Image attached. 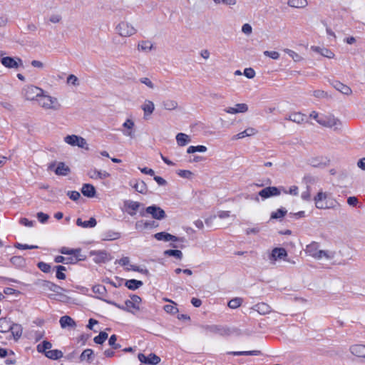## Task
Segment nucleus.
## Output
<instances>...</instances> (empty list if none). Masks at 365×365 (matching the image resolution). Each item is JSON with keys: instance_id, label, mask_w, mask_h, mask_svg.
<instances>
[{"instance_id": "obj_1", "label": "nucleus", "mask_w": 365, "mask_h": 365, "mask_svg": "<svg viewBox=\"0 0 365 365\" xmlns=\"http://www.w3.org/2000/svg\"><path fill=\"white\" fill-rule=\"evenodd\" d=\"M38 106L46 110L58 111L61 108V104L58 100L43 91V94L37 98Z\"/></svg>"}, {"instance_id": "obj_2", "label": "nucleus", "mask_w": 365, "mask_h": 365, "mask_svg": "<svg viewBox=\"0 0 365 365\" xmlns=\"http://www.w3.org/2000/svg\"><path fill=\"white\" fill-rule=\"evenodd\" d=\"M319 244L317 242H313L311 244L308 245L305 249V252L314 257L316 259H321L322 258H326L327 259H331L334 257V253L319 250Z\"/></svg>"}, {"instance_id": "obj_3", "label": "nucleus", "mask_w": 365, "mask_h": 365, "mask_svg": "<svg viewBox=\"0 0 365 365\" xmlns=\"http://www.w3.org/2000/svg\"><path fill=\"white\" fill-rule=\"evenodd\" d=\"M4 54V51H1L0 62L4 67L10 69H18L23 66V61L20 58L5 56Z\"/></svg>"}, {"instance_id": "obj_4", "label": "nucleus", "mask_w": 365, "mask_h": 365, "mask_svg": "<svg viewBox=\"0 0 365 365\" xmlns=\"http://www.w3.org/2000/svg\"><path fill=\"white\" fill-rule=\"evenodd\" d=\"M140 302L141 298L138 295L133 294L130 297V299L125 302V307L117 305L116 304H114L120 309L135 314L136 311L140 310Z\"/></svg>"}, {"instance_id": "obj_5", "label": "nucleus", "mask_w": 365, "mask_h": 365, "mask_svg": "<svg viewBox=\"0 0 365 365\" xmlns=\"http://www.w3.org/2000/svg\"><path fill=\"white\" fill-rule=\"evenodd\" d=\"M317 123L323 126L333 128L334 130H339L342 125L341 120L332 115L321 116L317 119Z\"/></svg>"}, {"instance_id": "obj_6", "label": "nucleus", "mask_w": 365, "mask_h": 365, "mask_svg": "<svg viewBox=\"0 0 365 365\" xmlns=\"http://www.w3.org/2000/svg\"><path fill=\"white\" fill-rule=\"evenodd\" d=\"M117 33L122 37H130L137 32V29L130 23L120 21L115 28Z\"/></svg>"}, {"instance_id": "obj_7", "label": "nucleus", "mask_w": 365, "mask_h": 365, "mask_svg": "<svg viewBox=\"0 0 365 365\" xmlns=\"http://www.w3.org/2000/svg\"><path fill=\"white\" fill-rule=\"evenodd\" d=\"M43 90L39 87L29 85L24 87L23 94L28 101H37V98L43 94Z\"/></svg>"}, {"instance_id": "obj_8", "label": "nucleus", "mask_w": 365, "mask_h": 365, "mask_svg": "<svg viewBox=\"0 0 365 365\" xmlns=\"http://www.w3.org/2000/svg\"><path fill=\"white\" fill-rule=\"evenodd\" d=\"M48 170H52L57 175L66 176L70 172V168L63 162H53L48 165Z\"/></svg>"}, {"instance_id": "obj_9", "label": "nucleus", "mask_w": 365, "mask_h": 365, "mask_svg": "<svg viewBox=\"0 0 365 365\" xmlns=\"http://www.w3.org/2000/svg\"><path fill=\"white\" fill-rule=\"evenodd\" d=\"M64 141L71 146H78L81 148H86V150L88 149L86 139L81 136L76 135H67L64 138Z\"/></svg>"}, {"instance_id": "obj_10", "label": "nucleus", "mask_w": 365, "mask_h": 365, "mask_svg": "<svg viewBox=\"0 0 365 365\" xmlns=\"http://www.w3.org/2000/svg\"><path fill=\"white\" fill-rule=\"evenodd\" d=\"M145 212L150 215L153 218L158 220H161L166 217L165 212L161 207L155 205L147 207Z\"/></svg>"}, {"instance_id": "obj_11", "label": "nucleus", "mask_w": 365, "mask_h": 365, "mask_svg": "<svg viewBox=\"0 0 365 365\" xmlns=\"http://www.w3.org/2000/svg\"><path fill=\"white\" fill-rule=\"evenodd\" d=\"M327 197V195L326 192H319L314 198L316 207L318 209H329L333 207V205H327V202L325 201Z\"/></svg>"}, {"instance_id": "obj_12", "label": "nucleus", "mask_w": 365, "mask_h": 365, "mask_svg": "<svg viewBox=\"0 0 365 365\" xmlns=\"http://www.w3.org/2000/svg\"><path fill=\"white\" fill-rule=\"evenodd\" d=\"M91 256H94L93 260L96 263H104L111 259L110 255L105 250L91 251Z\"/></svg>"}, {"instance_id": "obj_13", "label": "nucleus", "mask_w": 365, "mask_h": 365, "mask_svg": "<svg viewBox=\"0 0 365 365\" xmlns=\"http://www.w3.org/2000/svg\"><path fill=\"white\" fill-rule=\"evenodd\" d=\"M138 358L141 363L156 365L160 362V358L155 354H150L148 356L140 353Z\"/></svg>"}, {"instance_id": "obj_14", "label": "nucleus", "mask_w": 365, "mask_h": 365, "mask_svg": "<svg viewBox=\"0 0 365 365\" xmlns=\"http://www.w3.org/2000/svg\"><path fill=\"white\" fill-rule=\"evenodd\" d=\"M154 237L157 240H159V241L184 242V238H179L175 235H173L165 232H158V233L155 234Z\"/></svg>"}, {"instance_id": "obj_15", "label": "nucleus", "mask_w": 365, "mask_h": 365, "mask_svg": "<svg viewBox=\"0 0 365 365\" xmlns=\"http://www.w3.org/2000/svg\"><path fill=\"white\" fill-rule=\"evenodd\" d=\"M279 195L280 191L277 187H267L259 192V195L264 199Z\"/></svg>"}, {"instance_id": "obj_16", "label": "nucleus", "mask_w": 365, "mask_h": 365, "mask_svg": "<svg viewBox=\"0 0 365 365\" xmlns=\"http://www.w3.org/2000/svg\"><path fill=\"white\" fill-rule=\"evenodd\" d=\"M224 110L230 114L244 113L248 110V106L246 103H237L235 107H228Z\"/></svg>"}, {"instance_id": "obj_17", "label": "nucleus", "mask_w": 365, "mask_h": 365, "mask_svg": "<svg viewBox=\"0 0 365 365\" xmlns=\"http://www.w3.org/2000/svg\"><path fill=\"white\" fill-rule=\"evenodd\" d=\"M331 84L336 90L344 95L350 96L352 93L351 88L340 81H334Z\"/></svg>"}, {"instance_id": "obj_18", "label": "nucleus", "mask_w": 365, "mask_h": 365, "mask_svg": "<svg viewBox=\"0 0 365 365\" xmlns=\"http://www.w3.org/2000/svg\"><path fill=\"white\" fill-rule=\"evenodd\" d=\"M59 323L62 329H74L76 327V322L71 317L67 315L61 317L60 318Z\"/></svg>"}, {"instance_id": "obj_19", "label": "nucleus", "mask_w": 365, "mask_h": 365, "mask_svg": "<svg viewBox=\"0 0 365 365\" xmlns=\"http://www.w3.org/2000/svg\"><path fill=\"white\" fill-rule=\"evenodd\" d=\"M203 329L206 331L212 332V333H217L221 335L227 334L229 332L228 329L225 328L222 326L219 325H206L203 326Z\"/></svg>"}, {"instance_id": "obj_20", "label": "nucleus", "mask_w": 365, "mask_h": 365, "mask_svg": "<svg viewBox=\"0 0 365 365\" xmlns=\"http://www.w3.org/2000/svg\"><path fill=\"white\" fill-rule=\"evenodd\" d=\"M350 352L357 356L365 358V345L363 344H354L350 346Z\"/></svg>"}, {"instance_id": "obj_21", "label": "nucleus", "mask_w": 365, "mask_h": 365, "mask_svg": "<svg viewBox=\"0 0 365 365\" xmlns=\"http://www.w3.org/2000/svg\"><path fill=\"white\" fill-rule=\"evenodd\" d=\"M123 126L124 128H125V130H123V133L125 135L128 136L131 138H134L135 135L133 131V129L135 126V123L133 120H132L131 119H127L125 122L123 124Z\"/></svg>"}, {"instance_id": "obj_22", "label": "nucleus", "mask_w": 365, "mask_h": 365, "mask_svg": "<svg viewBox=\"0 0 365 365\" xmlns=\"http://www.w3.org/2000/svg\"><path fill=\"white\" fill-rule=\"evenodd\" d=\"M82 194L87 197H93L96 190L95 187L91 184H83L81 188Z\"/></svg>"}, {"instance_id": "obj_23", "label": "nucleus", "mask_w": 365, "mask_h": 365, "mask_svg": "<svg viewBox=\"0 0 365 365\" xmlns=\"http://www.w3.org/2000/svg\"><path fill=\"white\" fill-rule=\"evenodd\" d=\"M88 176L92 179H106L110 176V174L103 170H91L88 173Z\"/></svg>"}, {"instance_id": "obj_24", "label": "nucleus", "mask_w": 365, "mask_h": 365, "mask_svg": "<svg viewBox=\"0 0 365 365\" xmlns=\"http://www.w3.org/2000/svg\"><path fill=\"white\" fill-rule=\"evenodd\" d=\"M43 287L44 290H50L60 295H61L60 291H64V289L49 281H44L43 283Z\"/></svg>"}, {"instance_id": "obj_25", "label": "nucleus", "mask_w": 365, "mask_h": 365, "mask_svg": "<svg viewBox=\"0 0 365 365\" xmlns=\"http://www.w3.org/2000/svg\"><path fill=\"white\" fill-rule=\"evenodd\" d=\"M311 49L314 52L320 53L322 56L324 57L329 58H333L334 57V53L326 48H321L319 46H313L311 47Z\"/></svg>"}, {"instance_id": "obj_26", "label": "nucleus", "mask_w": 365, "mask_h": 365, "mask_svg": "<svg viewBox=\"0 0 365 365\" xmlns=\"http://www.w3.org/2000/svg\"><path fill=\"white\" fill-rule=\"evenodd\" d=\"M163 108L166 110H174L178 107V103L173 99H165L162 102Z\"/></svg>"}, {"instance_id": "obj_27", "label": "nucleus", "mask_w": 365, "mask_h": 365, "mask_svg": "<svg viewBox=\"0 0 365 365\" xmlns=\"http://www.w3.org/2000/svg\"><path fill=\"white\" fill-rule=\"evenodd\" d=\"M9 331L11 332L14 338L16 340H17L21 337V336L22 334L23 329L20 324H14L11 321V329H9Z\"/></svg>"}, {"instance_id": "obj_28", "label": "nucleus", "mask_w": 365, "mask_h": 365, "mask_svg": "<svg viewBox=\"0 0 365 365\" xmlns=\"http://www.w3.org/2000/svg\"><path fill=\"white\" fill-rule=\"evenodd\" d=\"M287 255V251L284 248H274L273 249L270 259L277 260L278 259H282Z\"/></svg>"}, {"instance_id": "obj_29", "label": "nucleus", "mask_w": 365, "mask_h": 365, "mask_svg": "<svg viewBox=\"0 0 365 365\" xmlns=\"http://www.w3.org/2000/svg\"><path fill=\"white\" fill-rule=\"evenodd\" d=\"M130 185L135 190V191L140 193L145 194L147 192V185L143 180H137L134 184L130 182Z\"/></svg>"}, {"instance_id": "obj_30", "label": "nucleus", "mask_w": 365, "mask_h": 365, "mask_svg": "<svg viewBox=\"0 0 365 365\" xmlns=\"http://www.w3.org/2000/svg\"><path fill=\"white\" fill-rule=\"evenodd\" d=\"M176 141L179 146H185L191 141V138L185 133H179L176 135Z\"/></svg>"}, {"instance_id": "obj_31", "label": "nucleus", "mask_w": 365, "mask_h": 365, "mask_svg": "<svg viewBox=\"0 0 365 365\" xmlns=\"http://www.w3.org/2000/svg\"><path fill=\"white\" fill-rule=\"evenodd\" d=\"M141 108L144 111L145 116L147 115H151L155 110V105L153 101L145 100L144 103L141 106Z\"/></svg>"}, {"instance_id": "obj_32", "label": "nucleus", "mask_w": 365, "mask_h": 365, "mask_svg": "<svg viewBox=\"0 0 365 365\" xmlns=\"http://www.w3.org/2000/svg\"><path fill=\"white\" fill-rule=\"evenodd\" d=\"M253 309L260 314H267L271 312V307L264 302L255 304Z\"/></svg>"}, {"instance_id": "obj_33", "label": "nucleus", "mask_w": 365, "mask_h": 365, "mask_svg": "<svg viewBox=\"0 0 365 365\" xmlns=\"http://www.w3.org/2000/svg\"><path fill=\"white\" fill-rule=\"evenodd\" d=\"M97 224V222L94 217H91L88 221H82L81 218H78L76 220V225L80 227L85 228L94 227Z\"/></svg>"}, {"instance_id": "obj_34", "label": "nucleus", "mask_w": 365, "mask_h": 365, "mask_svg": "<svg viewBox=\"0 0 365 365\" xmlns=\"http://www.w3.org/2000/svg\"><path fill=\"white\" fill-rule=\"evenodd\" d=\"M44 355L50 359L57 360L63 357V352L58 349L48 350Z\"/></svg>"}, {"instance_id": "obj_35", "label": "nucleus", "mask_w": 365, "mask_h": 365, "mask_svg": "<svg viewBox=\"0 0 365 365\" xmlns=\"http://www.w3.org/2000/svg\"><path fill=\"white\" fill-rule=\"evenodd\" d=\"M93 292L98 294V298L102 299L106 294V289L102 284H97L93 287Z\"/></svg>"}, {"instance_id": "obj_36", "label": "nucleus", "mask_w": 365, "mask_h": 365, "mask_svg": "<svg viewBox=\"0 0 365 365\" xmlns=\"http://www.w3.org/2000/svg\"><path fill=\"white\" fill-rule=\"evenodd\" d=\"M11 329V320L6 318H0V331L6 333Z\"/></svg>"}, {"instance_id": "obj_37", "label": "nucleus", "mask_w": 365, "mask_h": 365, "mask_svg": "<svg viewBox=\"0 0 365 365\" xmlns=\"http://www.w3.org/2000/svg\"><path fill=\"white\" fill-rule=\"evenodd\" d=\"M256 133V130L253 128H248L245 129L244 131L239 133L236 135L234 136L235 139H241L246 136H252Z\"/></svg>"}, {"instance_id": "obj_38", "label": "nucleus", "mask_w": 365, "mask_h": 365, "mask_svg": "<svg viewBox=\"0 0 365 365\" xmlns=\"http://www.w3.org/2000/svg\"><path fill=\"white\" fill-rule=\"evenodd\" d=\"M52 347V344L48 341H43L41 344L37 345L36 349L39 353L44 354Z\"/></svg>"}, {"instance_id": "obj_39", "label": "nucleus", "mask_w": 365, "mask_h": 365, "mask_svg": "<svg viewBox=\"0 0 365 365\" xmlns=\"http://www.w3.org/2000/svg\"><path fill=\"white\" fill-rule=\"evenodd\" d=\"M143 285V282L140 280L129 279L125 282V286L131 290H135Z\"/></svg>"}, {"instance_id": "obj_40", "label": "nucleus", "mask_w": 365, "mask_h": 365, "mask_svg": "<svg viewBox=\"0 0 365 365\" xmlns=\"http://www.w3.org/2000/svg\"><path fill=\"white\" fill-rule=\"evenodd\" d=\"M287 119L292 122L297 123L298 124H300L304 120V115L301 113H294L291 114Z\"/></svg>"}, {"instance_id": "obj_41", "label": "nucleus", "mask_w": 365, "mask_h": 365, "mask_svg": "<svg viewBox=\"0 0 365 365\" xmlns=\"http://www.w3.org/2000/svg\"><path fill=\"white\" fill-rule=\"evenodd\" d=\"M232 354L234 356H258L261 354V351L259 350L233 351Z\"/></svg>"}, {"instance_id": "obj_42", "label": "nucleus", "mask_w": 365, "mask_h": 365, "mask_svg": "<svg viewBox=\"0 0 365 365\" xmlns=\"http://www.w3.org/2000/svg\"><path fill=\"white\" fill-rule=\"evenodd\" d=\"M288 5L294 8H304L307 5V0H291L288 1Z\"/></svg>"}, {"instance_id": "obj_43", "label": "nucleus", "mask_w": 365, "mask_h": 365, "mask_svg": "<svg viewBox=\"0 0 365 365\" xmlns=\"http://www.w3.org/2000/svg\"><path fill=\"white\" fill-rule=\"evenodd\" d=\"M287 212V210L284 208L278 209L275 212H272L270 218L272 220H278L282 218Z\"/></svg>"}, {"instance_id": "obj_44", "label": "nucleus", "mask_w": 365, "mask_h": 365, "mask_svg": "<svg viewBox=\"0 0 365 365\" xmlns=\"http://www.w3.org/2000/svg\"><path fill=\"white\" fill-rule=\"evenodd\" d=\"M164 255L166 256H172L177 259H181L182 257V253L178 250H168L164 252Z\"/></svg>"}, {"instance_id": "obj_45", "label": "nucleus", "mask_w": 365, "mask_h": 365, "mask_svg": "<svg viewBox=\"0 0 365 365\" xmlns=\"http://www.w3.org/2000/svg\"><path fill=\"white\" fill-rule=\"evenodd\" d=\"M93 354V351L91 349H85L82 354H81L80 359L81 361L86 360L88 361H92V356Z\"/></svg>"}, {"instance_id": "obj_46", "label": "nucleus", "mask_w": 365, "mask_h": 365, "mask_svg": "<svg viewBox=\"0 0 365 365\" xmlns=\"http://www.w3.org/2000/svg\"><path fill=\"white\" fill-rule=\"evenodd\" d=\"M205 151H207V148L205 145H191L187 150V153H194L195 152L205 153Z\"/></svg>"}, {"instance_id": "obj_47", "label": "nucleus", "mask_w": 365, "mask_h": 365, "mask_svg": "<svg viewBox=\"0 0 365 365\" xmlns=\"http://www.w3.org/2000/svg\"><path fill=\"white\" fill-rule=\"evenodd\" d=\"M108 335L105 331H101L100 334L95 336L93 341L95 343L102 344L108 338Z\"/></svg>"}, {"instance_id": "obj_48", "label": "nucleus", "mask_w": 365, "mask_h": 365, "mask_svg": "<svg viewBox=\"0 0 365 365\" xmlns=\"http://www.w3.org/2000/svg\"><path fill=\"white\" fill-rule=\"evenodd\" d=\"M120 237V234L117 232L109 231L105 234V240H115Z\"/></svg>"}, {"instance_id": "obj_49", "label": "nucleus", "mask_w": 365, "mask_h": 365, "mask_svg": "<svg viewBox=\"0 0 365 365\" xmlns=\"http://www.w3.org/2000/svg\"><path fill=\"white\" fill-rule=\"evenodd\" d=\"M242 302V299L240 297L232 299L228 302V307L231 309H236L239 307Z\"/></svg>"}, {"instance_id": "obj_50", "label": "nucleus", "mask_w": 365, "mask_h": 365, "mask_svg": "<svg viewBox=\"0 0 365 365\" xmlns=\"http://www.w3.org/2000/svg\"><path fill=\"white\" fill-rule=\"evenodd\" d=\"M56 277L58 279H65L66 274L63 273L66 270V268L62 265H58L56 267Z\"/></svg>"}, {"instance_id": "obj_51", "label": "nucleus", "mask_w": 365, "mask_h": 365, "mask_svg": "<svg viewBox=\"0 0 365 365\" xmlns=\"http://www.w3.org/2000/svg\"><path fill=\"white\" fill-rule=\"evenodd\" d=\"M284 52L287 53L295 62H299L302 59L301 56L292 50L286 48L284 49Z\"/></svg>"}, {"instance_id": "obj_52", "label": "nucleus", "mask_w": 365, "mask_h": 365, "mask_svg": "<svg viewBox=\"0 0 365 365\" xmlns=\"http://www.w3.org/2000/svg\"><path fill=\"white\" fill-rule=\"evenodd\" d=\"M117 336L115 334L110 336L108 340V344L111 346L114 349H118L121 347L119 344H116Z\"/></svg>"}, {"instance_id": "obj_53", "label": "nucleus", "mask_w": 365, "mask_h": 365, "mask_svg": "<svg viewBox=\"0 0 365 365\" xmlns=\"http://www.w3.org/2000/svg\"><path fill=\"white\" fill-rule=\"evenodd\" d=\"M164 310L169 314H175L178 312V309L173 304H166L164 306Z\"/></svg>"}, {"instance_id": "obj_54", "label": "nucleus", "mask_w": 365, "mask_h": 365, "mask_svg": "<svg viewBox=\"0 0 365 365\" xmlns=\"http://www.w3.org/2000/svg\"><path fill=\"white\" fill-rule=\"evenodd\" d=\"M37 266L44 273H48L51 271L50 264L46 262H40L38 263Z\"/></svg>"}, {"instance_id": "obj_55", "label": "nucleus", "mask_w": 365, "mask_h": 365, "mask_svg": "<svg viewBox=\"0 0 365 365\" xmlns=\"http://www.w3.org/2000/svg\"><path fill=\"white\" fill-rule=\"evenodd\" d=\"M67 83L71 84L73 86H78L79 81L78 78L73 74H70L67 78Z\"/></svg>"}, {"instance_id": "obj_56", "label": "nucleus", "mask_w": 365, "mask_h": 365, "mask_svg": "<svg viewBox=\"0 0 365 365\" xmlns=\"http://www.w3.org/2000/svg\"><path fill=\"white\" fill-rule=\"evenodd\" d=\"M81 249H69L68 247H62L60 250L61 254L63 255H73V253L81 252Z\"/></svg>"}, {"instance_id": "obj_57", "label": "nucleus", "mask_w": 365, "mask_h": 365, "mask_svg": "<svg viewBox=\"0 0 365 365\" xmlns=\"http://www.w3.org/2000/svg\"><path fill=\"white\" fill-rule=\"evenodd\" d=\"M178 174L182 177V178H187V179H190L192 178V173L190 170H180L178 172Z\"/></svg>"}, {"instance_id": "obj_58", "label": "nucleus", "mask_w": 365, "mask_h": 365, "mask_svg": "<svg viewBox=\"0 0 365 365\" xmlns=\"http://www.w3.org/2000/svg\"><path fill=\"white\" fill-rule=\"evenodd\" d=\"M264 55L266 56H268L272 59L277 60L279 58V53L277 51H264Z\"/></svg>"}, {"instance_id": "obj_59", "label": "nucleus", "mask_w": 365, "mask_h": 365, "mask_svg": "<svg viewBox=\"0 0 365 365\" xmlns=\"http://www.w3.org/2000/svg\"><path fill=\"white\" fill-rule=\"evenodd\" d=\"M67 195L73 201H76L81 197V195L78 191H68Z\"/></svg>"}, {"instance_id": "obj_60", "label": "nucleus", "mask_w": 365, "mask_h": 365, "mask_svg": "<svg viewBox=\"0 0 365 365\" xmlns=\"http://www.w3.org/2000/svg\"><path fill=\"white\" fill-rule=\"evenodd\" d=\"M244 75L247 78H253L255 76V71L253 68H247L244 70Z\"/></svg>"}, {"instance_id": "obj_61", "label": "nucleus", "mask_w": 365, "mask_h": 365, "mask_svg": "<svg viewBox=\"0 0 365 365\" xmlns=\"http://www.w3.org/2000/svg\"><path fill=\"white\" fill-rule=\"evenodd\" d=\"M313 96L318 98H327L328 96L327 93L322 90H316L313 92Z\"/></svg>"}, {"instance_id": "obj_62", "label": "nucleus", "mask_w": 365, "mask_h": 365, "mask_svg": "<svg viewBox=\"0 0 365 365\" xmlns=\"http://www.w3.org/2000/svg\"><path fill=\"white\" fill-rule=\"evenodd\" d=\"M37 218L41 223H45L48 220L49 216L47 214L39 212L37 213Z\"/></svg>"}, {"instance_id": "obj_63", "label": "nucleus", "mask_w": 365, "mask_h": 365, "mask_svg": "<svg viewBox=\"0 0 365 365\" xmlns=\"http://www.w3.org/2000/svg\"><path fill=\"white\" fill-rule=\"evenodd\" d=\"M301 197L302 200L308 201L311 199V192H310V187H307V190L303 192L301 195Z\"/></svg>"}, {"instance_id": "obj_64", "label": "nucleus", "mask_w": 365, "mask_h": 365, "mask_svg": "<svg viewBox=\"0 0 365 365\" xmlns=\"http://www.w3.org/2000/svg\"><path fill=\"white\" fill-rule=\"evenodd\" d=\"M140 82L141 83L146 85L150 88H152V89L154 88L153 83L148 78H146V77L141 78H140Z\"/></svg>"}]
</instances>
